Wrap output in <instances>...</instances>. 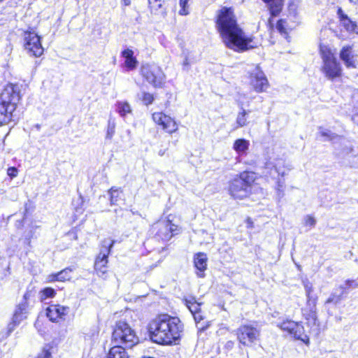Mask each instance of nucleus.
<instances>
[{"label":"nucleus","mask_w":358,"mask_h":358,"mask_svg":"<svg viewBox=\"0 0 358 358\" xmlns=\"http://www.w3.org/2000/svg\"><path fill=\"white\" fill-rule=\"evenodd\" d=\"M216 25L222 42L228 48L239 52L258 46V42L247 36L239 27L231 8L223 7L219 10Z\"/></svg>","instance_id":"1"},{"label":"nucleus","mask_w":358,"mask_h":358,"mask_svg":"<svg viewBox=\"0 0 358 358\" xmlns=\"http://www.w3.org/2000/svg\"><path fill=\"white\" fill-rule=\"evenodd\" d=\"M183 324L177 317L161 315L149 324L148 331L152 342L171 345L180 338Z\"/></svg>","instance_id":"2"},{"label":"nucleus","mask_w":358,"mask_h":358,"mask_svg":"<svg viewBox=\"0 0 358 358\" xmlns=\"http://www.w3.org/2000/svg\"><path fill=\"white\" fill-rule=\"evenodd\" d=\"M17 85H8L0 94V126L9 123L20 100Z\"/></svg>","instance_id":"3"},{"label":"nucleus","mask_w":358,"mask_h":358,"mask_svg":"<svg viewBox=\"0 0 358 358\" xmlns=\"http://www.w3.org/2000/svg\"><path fill=\"white\" fill-rule=\"evenodd\" d=\"M112 341L117 345L131 348L138 343V338L129 324L124 321H119L115 325Z\"/></svg>","instance_id":"4"},{"label":"nucleus","mask_w":358,"mask_h":358,"mask_svg":"<svg viewBox=\"0 0 358 358\" xmlns=\"http://www.w3.org/2000/svg\"><path fill=\"white\" fill-rule=\"evenodd\" d=\"M255 181V175L252 172H243L234 178L230 184L229 192L234 199H243L248 196L251 191V185Z\"/></svg>","instance_id":"5"},{"label":"nucleus","mask_w":358,"mask_h":358,"mask_svg":"<svg viewBox=\"0 0 358 358\" xmlns=\"http://www.w3.org/2000/svg\"><path fill=\"white\" fill-rule=\"evenodd\" d=\"M320 53L324 63L322 71L326 76L331 80L339 77L341 75V67L330 49L320 45Z\"/></svg>","instance_id":"6"},{"label":"nucleus","mask_w":358,"mask_h":358,"mask_svg":"<svg viewBox=\"0 0 358 358\" xmlns=\"http://www.w3.org/2000/svg\"><path fill=\"white\" fill-rule=\"evenodd\" d=\"M142 76L155 87H161L165 79V75L161 68L155 64H143L141 68Z\"/></svg>","instance_id":"7"},{"label":"nucleus","mask_w":358,"mask_h":358,"mask_svg":"<svg viewBox=\"0 0 358 358\" xmlns=\"http://www.w3.org/2000/svg\"><path fill=\"white\" fill-rule=\"evenodd\" d=\"M239 343L245 346H251L258 338L259 331L251 325H241L236 331Z\"/></svg>","instance_id":"8"},{"label":"nucleus","mask_w":358,"mask_h":358,"mask_svg":"<svg viewBox=\"0 0 358 358\" xmlns=\"http://www.w3.org/2000/svg\"><path fill=\"white\" fill-rule=\"evenodd\" d=\"M24 49L27 52L36 57H40L43 53L40 37L33 31L24 33Z\"/></svg>","instance_id":"9"},{"label":"nucleus","mask_w":358,"mask_h":358,"mask_svg":"<svg viewBox=\"0 0 358 358\" xmlns=\"http://www.w3.org/2000/svg\"><path fill=\"white\" fill-rule=\"evenodd\" d=\"M155 235L162 241L170 240L175 233H177L178 226L170 220H161L153 225Z\"/></svg>","instance_id":"10"},{"label":"nucleus","mask_w":358,"mask_h":358,"mask_svg":"<svg viewBox=\"0 0 358 358\" xmlns=\"http://www.w3.org/2000/svg\"><path fill=\"white\" fill-rule=\"evenodd\" d=\"M103 243L105 244L104 249L101 250L94 263V268L97 274L102 278H105L104 275L107 273L108 256L114 244V241L111 243H107L106 241H104Z\"/></svg>","instance_id":"11"},{"label":"nucleus","mask_w":358,"mask_h":358,"mask_svg":"<svg viewBox=\"0 0 358 358\" xmlns=\"http://www.w3.org/2000/svg\"><path fill=\"white\" fill-rule=\"evenodd\" d=\"M250 85L257 92H264L268 87V81L258 66L250 73Z\"/></svg>","instance_id":"12"},{"label":"nucleus","mask_w":358,"mask_h":358,"mask_svg":"<svg viewBox=\"0 0 358 358\" xmlns=\"http://www.w3.org/2000/svg\"><path fill=\"white\" fill-rule=\"evenodd\" d=\"M152 120L169 134H173L178 130V125L175 120L163 113H154Z\"/></svg>","instance_id":"13"},{"label":"nucleus","mask_w":358,"mask_h":358,"mask_svg":"<svg viewBox=\"0 0 358 358\" xmlns=\"http://www.w3.org/2000/svg\"><path fill=\"white\" fill-rule=\"evenodd\" d=\"M69 308L59 304H52L46 308V316L53 322H57L59 319L63 318L68 312Z\"/></svg>","instance_id":"14"},{"label":"nucleus","mask_w":358,"mask_h":358,"mask_svg":"<svg viewBox=\"0 0 358 358\" xmlns=\"http://www.w3.org/2000/svg\"><path fill=\"white\" fill-rule=\"evenodd\" d=\"M337 14L341 26L343 27L347 31L358 34V26L356 22L349 18L341 8H338Z\"/></svg>","instance_id":"15"},{"label":"nucleus","mask_w":358,"mask_h":358,"mask_svg":"<svg viewBox=\"0 0 358 358\" xmlns=\"http://www.w3.org/2000/svg\"><path fill=\"white\" fill-rule=\"evenodd\" d=\"M340 57L348 68H358V62L352 55V48L350 46H345L340 52Z\"/></svg>","instance_id":"16"},{"label":"nucleus","mask_w":358,"mask_h":358,"mask_svg":"<svg viewBox=\"0 0 358 358\" xmlns=\"http://www.w3.org/2000/svg\"><path fill=\"white\" fill-rule=\"evenodd\" d=\"M207 255L203 252H199L194 257V266L199 271L196 274L200 278L204 276L203 272L207 268Z\"/></svg>","instance_id":"17"},{"label":"nucleus","mask_w":358,"mask_h":358,"mask_svg":"<svg viewBox=\"0 0 358 358\" xmlns=\"http://www.w3.org/2000/svg\"><path fill=\"white\" fill-rule=\"evenodd\" d=\"M122 56L124 58V66L128 71L134 70L136 68L138 61L134 56L133 50L127 48L122 52Z\"/></svg>","instance_id":"18"},{"label":"nucleus","mask_w":358,"mask_h":358,"mask_svg":"<svg viewBox=\"0 0 358 358\" xmlns=\"http://www.w3.org/2000/svg\"><path fill=\"white\" fill-rule=\"evenodd\" d=\"M106 358H129V355L123 346L115 345L109 350Z\"/></svg>","instance_id":"19"},{"label":"nucleus","mask_w":358,"mask_h":358,"mask_svg":"<svg viewBox=\"0 0 358 358\" xmlns=\"http://www.w3.org/2000/svg\"><path fill=\"white\" fill-rule=\"evenodd\" d=\"M250 146L249 141L245 138H238L236 140L233 145V149L239 155L246 153Z\"/></svg>","instance_id":"20"},{"label":"nucleus","mask_w":358,"mask_h":358,"mask_svg":"<svg viewBox=\"0 0 358 358\" xmlns=\"http://www.w3.org/2000/svg\"><path fill=\"white\" fill-rule=\"evenodd\" d=\"M71 271H72L70 268H65L56 274L50 275L48 277V281L54 282L68 280L71 278Z\"/></svg>","instance_id":"21"},{"label":"nucleus","mask_w":358,"mask_h":358,"mask_svg":"<svg viewBox=\"0 0 358 358\" xmlns=\"http://www.w3.org/2000/svg\"><path fill=\"white\" fill-rule=\"evenodd\" d=\"M352 283H354V281L347 280L345 282V286L341 285L339 287V289H341V292L338 294H337L336 292L332 293L330 295V296L328 298V299L327 300L326 303H338L342 299V296L344 294V289H346L347 287H351Z\"/></svg>","instance_id":"22"},{"label":"nucleus","mask_w":358,"mask_h":358,"mask_svg":"<svg viewBox=\"0 0 358 358\" xmlns=\"http://www.w3.org/2000/svg\"><path fill=\"white\" fill-rule=\"evenodd\" d=\"M281 330L283 331H287V333L292 330V327H295L296 329L298 328V333H300V331L302 330V324L299 322H296L293 320H285L281 323H279L277 325ZM297 332V330L295 331V334Z\"/></svg>","instance_id":"23"},{"label":"nucleus","mask_w":358,"mask_h":358,"mask_svg":"<svg viewBox=\"0 0 358 358\" xmlns=\"http://www.w3.org/2000/svg\"><path fill=\"white\" fill-rule=\"evenodd\" d=\"M268 4L271 15L276 16L280 13L282 7V0H263Z\"/></svg>","instance_id":"24"},{"label":"nucleus","mask_w":358,"mask_h":358,"mask_svg":"<svg viewBox=\"0 0 358 358\" xmlns=\"http://www.w3.org/2000/svg\"><path fill=\"white\" fill-rule=\"evenodd\" d=\"M115 108L117 113L122 117L132 112L131 107L127 101H117L115 103Z\"/></svg>","instance_id":"25"},{"label":"nucleus","mask_w":358,"mask_h":358,"mask_svg":"<svg viewBox=\"0 0 358 358\" xmlns=\"http://www.w3.org/2000/svg\"><path fill=\"white\" fill-rule=\"evenodd\" d=\"M33 297V291L27 289L23 296L22 301L17 306L22 308V310L28 311L29 308L31 307V302L32 301Z\"/></svg>","instance_id":"26"},{"label":"nucleus","mask_w":358,"mask_h":358,"mask_svg":"<svg viewBox=\"0 0 358 358\" xmlns=\"http://www.w3.org/2000/svg\"><path fill=\"white\" fill-rule=\"evenodd\" d=\"M296 329L295 327H292V330H290L288 334L291 336H292L296 340H300L303 343H304L306 345H309L310 344V339L309 336L305 334L304 327L302 326V330L300 331V333H298V331L295 334Z\"/></svg>","instance_id":"27"},{"label":"nucleus","mask_w":358,"mask_h":358,"mask_svg":"<svg viewBox=\"0 0 358 358\" xmlns=\"http://www.w3.org/2000/svg\"><path fill=\"white\" fill-rule=\"evenodd\" d=\"M184 301L192 314L200 312L201 303L196 301L195 297L189 296L188 298H185Z\"/></svg>","instance_id":"28"},{"label":"nucleus","mask_w":358,"mask_h":358,"mask_svg":"<svg viewBox=\"0 0 358 358\" xmlns=\"http://www.w3.org/2000/svg\"><path fill=\"white\" fill-rule=\"evenodd\" d=\"M149 4V8L152 14L157 15L163 13V4L164 0H148Z\"/></svg>","instance_id":"29"},{"label":"nucleus","mask_w":358,"mask_h":358,"mask_svg":"<svg viewBox=\"0 0 358 358\" xmlns=\"http://www.w3.org/2000/svg\"><path fill=\"white\" fill-rule=\"evenodd\" d=\"M110 194V201L111 205H117L118 201L122 199V191L120 189L112 187L108 191Z\"/></svg>","instance_id":"30"},{"label":"nucleus","mask_w":358,"mask_h":358,"mask_svg":"<svg viewBox=\"0 0 358 358\" xmlns=\"http://www.w3.org/2000/svg\"><path fill=\"white\" fill-rule=\"evenodd\" d=\"M55 295V291L51 287H45L39 293L40 300L43 301L49 298H53Z\"/></svg>","instance_id":"31"},{"label":"nucleus","mask_w":358,"mask_h":358,"mask_svg":"<svg viewBox=\"0 0 358 358\" xmlns=\"http://www.w3.org/2000/svg\"><path fill=\"white\" fill-rule=\"evenodd\" d=\"M319 134L324 138V141H332L338 137V135L335 133L322 127L319 128Z\"/></svg>","instance_id":"32"},{"label":"nucleus","mask_w":358,"mask_h":358,"mask_svg":"<svg viewBox=\"0 0 358 358\" xmlns=\"http://www.w3.org/2000/svg\"><path fill=\"white\" fill-rule=\"evenodd\" d=\"M115 122L113 119H109L108 122L107 131L106 134V139L111 140L115 132Z\"/></svg>","instance_id":"33"},{"label":"nucleus","mask_w":358,"mask_h":358,"mask_svg":"<svg viewBox=\"0 0 358 358\" xmlns=\"http://www.w3.org/2000/svg\"><path fill=\"white\" fill-rule=\"evenodd\" d=\"M28 314V311H25V310H22L20 307L17 306L16 309L13 313V317L15 318V321H22L27 318Z\"/></svg>","instance_id":"34"},{"label":"nucleus","mask_w":358,"mask_h":358,"mask_svg":"<svg viewBox=\"0 0 358 358\" xmlns=\"http://www.w3.org/2000/svg\"><path fill=\"white\" fill-rule=\"evenodd\" d=\"M246 115L247 112L244 109H243L241 112L238 113L236 117V123L238 124V127H243L247 124Z\"/></svg>","instance_id":"35"},{"label":"nucleus","mask_w":358,"mask_h":358,"mask_svg":"<svg viewBox=\"0 0 358 358\" xmlns=\"http://www.w3.org/2000/svg\"><path fill=\"white\" fill-rule=\"evenodd\" d=\"M307 306L309 308L310 313H308V317H306V319L311 318L314 321L316 320V315H315V307H316V299H312L310 298V304H308L307 303Z\"/></svg>","instance_id":"36"},{"label":"nucleus","mask_w":358,"mask_h":358,"mask_svg":"<svg viewBox=\"0 0 358 358\" xmlns=\"http://www.w3.org/2000/svg\"><path fill=\"white\" fill-rule=\"evenodd\" d=\"M316 222V219L310 215H306L304 216L303 220V225L309 227V229L313 228L315 226Z\"/></svg>","instance_id":"37"},{"label":"nucleus","mask_w":358,"mask_h":358,"mask_svg":"<svg viewBox=\"0 0 358 358\" xmlns=\"http://www.w3.org/2000/svg\"><path fill=\"white\" fill-rule=\"evenodd\" d=\"M138 96L143 103L146 106L151 104L154 101L153 94L150 93L143 92L141 95L139 94Z\"/></svg>","instance_id":"38"},{"label":"nucleus","mask_w":358,"mask_h":358,"mask_svg":"<svg viewBox=\"0 0 358 358\" xmlns=\"http://www.w3.org/2000/svg\"><path fill=\"white\" fill-rule=\"evenodd\" d=\"M189 0H180L179 5L180 9L179 10V14L180 15H187L189 14Z\"/></svg>","instance_id":"39"},{"label":"nucleus","mask_w":358,"mask_h":358,"mask_svg":"<svg viewBox=\"0 0 358 358\" xmlns=\"http://www.w3.org/2000/svg\"><path fill=\"white\" fill-rule=\"evenodd\" d=\"M51 347L45 345L35 358H52Z\"/></svg>","instance_id":"40"},{"label":"nucleus","mask_w":358,"mask_h":358,"mask_svg":"<svg viewBox=\"0 0 358 358\" xmlns=\"http://www.w3.org/2000/svg\"><path fill=\"white\" fill-rule=\"evenodd\" d=\"M21 321H15L14 317H12V321L8 325V334H10L17 326L20 324Z\"/></svg>","instance_id":"41"},{"label":"nucleus","mask_w":358,"mask_h":358,"mask_svg":"<svg viewBox=\"0 0 358 358\" xmlns=\"http://www.w3.org/2000/svg\"><path fill=\"white\" fill-rule=\"evenodd\" d=\"M285 24V21L284 20H280L277 22L276 28L281 34H286Z\"/></svg>","instance_id":"42"},{"label":"nucleus","mask_w":358,"mask_h":358,"mask_svg":"<svg viewBox=\"0 0 358 358\" xmlns=\"http://www.w3.org/2000/svg\"><path fill=\"white\" fill-rule=\"evenodd\" d=\"M306 296L308 298V303L310 304V293L312 292V286L309 284V282H306L304 284Z\"/></svg>","instance_id":"43"},{"label":"nucleus","mask_w":358,"mask_h":358,"mask_svg":"<svg viewBox=\"0 0 358 358\" xmlns=\"http://www.w3.org/2000/svg\"><path fill=\"white\" fill-rule=\"evenodd\" d=\"M17 173H18V171L15 167H9L7 170V174L11 178L16 177L17 175Z\"/></svg>","instance_id":"44"},{"label":"nucleus","mask_w":358,"mask_h":358,"mask_svg":"<svg viewBox=\"0 0 358 358\" xmlns=\"http://www.w3.org/2000/svg\"><path fill=\"white\" fill-rule=\"evenodd\" d=\"M193 316H194V320L196 322H200L201 320H203V317L201 316V315L200 314L199 312H197L196 313H194L192 314Z\"/></svg>","instance_id":"45"},{"label":"nucleus","mask_w":358,"mask_h":358,"mask_svg":"<svg viewBox=\"0 0 358 358\" xmlns=\"http://www.w3.org/2000/svg\"><path fill=\"white\" fill-rule=\"evenodd\" d=\"M189 64L187 59H185V60L183 62L184 66H187Z\"/></svg>","instance_id":"46"},{"label":"nucleus","mask_w":358,"mask_h":358,"mask_svg":"<svg viewBox=\"0 0 358 358\" xmlns=\"http://www.w3.org/2000/svg\"><path fill=\"white\" fill-rule=\"evenodd\" d=\"M124 4L128 6L130 4V1L129 0H124Z\"/></svg>","instance_id":"47"},{"label":"nucleus","mask_w":358,"mask_h":358,"mask_svg":"<svg viewBox=\"0 0 358 358\" xmlns=\"http://www.w3.org/2000/svg\"><path fill=\"white\" fill-rule=\"evenodd\" d=\"M350 2L352 3H358V0H350Z\"/></svg>","instance_id":"48"},{"label":"nucleus","mask_w":358,"mask_h":358,"mask_svg":"<svg viewBox=\"0 0 358 358\" xmlns=\"http://www.w3.org/2000/svg\"><path fill=\"white\" fill-rule=\"evenodd\" d=\"M278 187L279 188L282 187V185H281L280 182H278Z\"/></svg>","instance_id":"49"},{"label":"nucleus","mask_w":358,"mask_h":358,"mask_svg":"<svg viewBox=\"0 0 358 358\" xmlns=\"http://www.w3.org/2000/svg\"><path fill=\"white\" fill-rule=\"evenodd\" d=\"M248 222L249 224H252V222L250 221V218H248Z\"/></svg>","instance_id":"50"}]
</instances>
